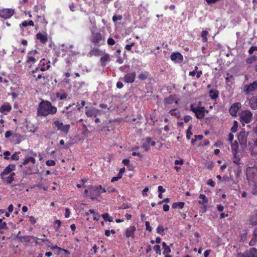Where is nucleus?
I'll return each mask as SVG.
<instances>
[{"label":"nucleus","mask_w":257,"mask_h":257,"mask_svg":"<svg viewBox=\"0 0 257 257\" xmlns=\"http://www.w3.org/2000/svg\"><path fill=\"white\" fill-rule=\"evenodd\" d=\"M30 162L33 164H35L36 163V159L34 157L31 156L27 157L24 160L22 165H26Z\"/></svg>","instance_id":"nucleus-25"},{"label":"nucleus","mask_w":257,"mask_h":257,"mask_svg":"<svg viewBox=\"0 0 257 257\" xmlns=\"http://www.w3.org/2000/svg\"><path fill=\"white\" fill-rule=\"evenodd\" d=\"M16 169V165L14 164H11L8 165L1 173L0 174L1 178L2 179H4V176L8 175L9 174H11V172L15 170Z\"/></svg>","instance_id":"nucleus-13"},{"label":"nucleus","mask_w":257,"mask_h":257,"mask_svg":"<svg viewBox=\"0 0 257 257\" xmlns=\"http://www.w3.org/2000/svg\"><path fill=\"white\" fill-rule=\"evenodd\" d=\"M90 40L95 46H99L104 44L105 37L99 32L92 31Z\"/></svg>","instance_id":"nucleus-2"},{"label":"nucleus","mask_w":257,"mask_h":257,"mask_svg":"<svg viewBox=\"0 0 257 257\" xmlns=\"http://www.w3.org/2000/svg\"><path fill=\"white\" fill-rule=\"evenodd\" d=\"M199 198L200 199L198 201V203L199 204L203 205L208 202V199L204 194H200Z\"/></svg>","instance_id":"nucleus-24"},{"label":"nucleus","mask_w":257,"mask_h":257,"mask_svg":"<svg viewBox=\"0 0 257 257\" xmlns=\"http://www.w3.org/2000/svg\"><path fill=\"white\" fill-rule=\"evenodd\" d=\"M248 134V132H246L244 131L240 132L238 136V140L241 146H246Z\"/></svg>","instance_id":"nucleus-10"},{"label":"nucleus","mask_w":257,"mask_h":257,"mask_svg":"<svg viewBox=\"0 0 257 257\" xmlns=\"http://www.w3.org/2000/svg\"><path fill=\"white\" fill-rule=\"evenodd\" d=\"M171 59L172 61L177 62H181L183 61V57L179 52H174L171 55Z\"/></svg>","instance_id":"nucleus-16"},{"label":"nucleus","mask_w":257,"mask_h":257,"mask_svg":"<svg viewBox=\"0 0 257 257\" xmlns=\"http://www.w3.org/2000/svg\"><path fill=\"white\" fill-rule=\"evenodd\" d=\"M91 192H93L95 195L98 196L102 193L106 192V190L101 185H98L97 186H92L91 188Z\"/></svg>","instance_id":"nucleus-15"},{"label":"nucleus","mask_w":257,"mask_h":257,"mask_svg":"<svg viewBox=\"0 0 257 257\" xmlns=\"http://www.w3.org/2000/svg\"><path fill=\"white\" fill-rule=\"evenodd\" d=\"M52 125L56 127L57 131H59L65 134H67L70 129V125L69 124H64L59 120H54Z\"/></svg>","instance_id":"nucleus-4"},{"label":"nucleus","mask_w":257,"mask_h":257,"mask_svg":"<svg viewBox=\"0 0 257 257\" xmlns=\"http://www.w3.org/2000/svg\"><path fill=\"white\" fill-rule=\"evenodd\" d=\"M158 190L159 193H162L166 191V190L165 189H164L162 186H159L158 187Z\"/></svg>","instance_id":"nucleus-60"},{"label":"nucleus","mask_w":257,"mask_h":257,"mask_svg":"<svg viewBox=\"0 0 257 257\" xmlns=\"http://www.w3.org/2000/svg\"><path fill=\"white\" fill-rule=\"evenodd\" d=\"M210 94L211 97L212 99H216V98L218 97V93H217L216 92H214L212 90L210 91Z\"/></svg>","instance_id":"nucleus-46"},{"label":"nucleus","mask_w":257,"mask_h":257,"mask_svg":"<svg viewBox=\"0 0 257 257\" xmlns=\"http://www.w3.org/2000/svg\"><path fill=\"white\" fill-rule=\"evenodd\" d=\"M190 109L195 114L196 117L199 119L204 118L205 113L208 112L204 107L197 106L196 104H191Z\"/></svg>","instance_id":"nucleus-3"},{"label":"nucleus","mask_w":257,"mask_h":257,"mask_svg":"<svg viewBox=\"0 0 257 257\" xmlns=\"http://www.w3.org/2000/svg\"><path fill=\"white\" fill-rule=\"evenodd\" d=\"M19 154H20V152H15L12 155L11 159L13 160L18 161L19 160Z\"/></svg>","instance_id":"nucleus-38"},{"label":"nucleus","mask_w":257,"mask_h":257,"mask_svg":"<svg viewBox=\"0 0 257 257\" xmlns=\"http://www.w3.org/2000/svg\"><path fill=\"white\" fill-rule=\"evenodd\" d=\"M192 128V126H190L186 131V137L188 139H190L191 136L192 135V133L190 131Z\"/></svg>","instance_id":"nucleus-42"},{"label":"nucleus","mask_w":257,"mask_h":257,"mask_svg":"<svg viewBox=\"0 0 257 257\" xmlns=\"http://www.w3.org/2000/svg\"><path fill=\"white\" fill-rule=\"evenodd\" d=\"M107 43L109 45H113L115 44V42L113 39L109 38L107 40Z\"/></svg>","instance_id":"nucleus-52"},{"label":"nucleus","mask_w":257,"mask_h":257,"mask_svg":"<svg viewBox=\"0 0 257 257\" xmlns=\"http://www.w3.org/2000/svg\"><path fill=\"white\" fill-rule=\"evenodd\" d=\"M12 135H13V134H12V133L11 131H7L6 133H5V138H8Z\"/></svg>","instance_id":"nucleus-62"},{"label":"nucleus","mask_w":257,"mask_h":257,"mask_svg":"<svg viewBox=\"0 0 257 257\" xmlns=\"http://www.w3.org/2000/svg\"><path fill=\"white\" fill-rule=\"evenodd\" d=\"M136 230V228L135 226H131L127 228L125 230V235L126 238H131L132 239L135 237V232Z\"/></svg>","instance_id":"nucleus-14"},{"label":"nucleus","mask_w":257,"mask_h":257,"mask_svg":"<svg viewBox=\"0 0 257 257\" xmlns=\"http://www.w3.org/2000/svg\"><path fill=\"white\" fill-rule=\"evenodd\" d=\"M175 109H172L169 111V113H170L172 115L174 116L177 118H179L180 116V113L179 111L175 112Z\"/></svg>","instance_id":"nucleus-35"},{"label":"nucleus","mask_w":257,"mask_h":257,"mask_svg":"<svg viewBox=\"0 0 257 257\" xmlns=\"http://www.w3.org/2000/svg\"><path fill=\"white\" fill-rule=\"evenodd\" d=\"M257 51V47L256 46H251L249 49L248 50V53L249 54H252L254 51Z\"/></svg>","instance_id":"nucleus-51"},{"label":"nucleus","mask_w":257,"mask_h":257,"mask_svg":"<svg viewBox=\"0 0 257 257\" xmlns=\"http://www.w3.org/2000/svg\"><path fill=\"white\" fill-rule=\"evenodd\" d=\"M122 19V17L121 15H114L112 17V21L114 23H115L117 21H120Z\"/></svg>","instance_id":"nucleus-39"},{"label":"nucleus","mask_w":257,"mask_h":257,"mask_svg":"<svg viewBox=\"0 0 257 257\" xmlns=\"http://www.w3.org/2000/svg\"><path fill=\"white\" fill-rule=\"evenodd\" d=\"M234 139V136L232 134L229 133L228 135V140L229 142H232Z\"/></svg>","instance_id":"nucleus-63"},{"label":"nucleus","mask_w":257,"mask_h":257,"mask_svg":"<svg viewBox=\"0 0 257 257\" xmlns=\"http://www.w3.org/2000/svg\"><path fill=\"white\" fill-rule=\"evenodd\" d=\"M3 218H0V229H4V230H8V227L5 222L3 221Z\"/></svg>","instance_id":"nucleus-32"},{"label":"nucleus","mask_w":257,"mask_h":257,"mask_svg":"<svg viewBox=\"0 0 257 257\" xmlns=\"http://www.w3.org/2000/svg\"><path fill=\"white\" fill-rule=\"evenodd\" d=\"M145 225H146V229L147 230H148L149 231H152V228L150 226V224L149 221L145 222Z\"/></svg>","instance_id":"nucleus-54"},{"label":"nucleus","mask_w":257,"mask_h":257,"mask_svg":"<svg viewBox=\"0 0 257 257\" xmlns=\"http://www.w3.org/2000/svg\"><path fill=\"white\" fill-rule=\"evenodd\" d=\"M256 60V58L255 56H251L250 58H248L246 59V63L248 64H251L254 61Z\"/></svg>","instance_id":"nucleus-41"},{"label":"nucleus","mask_w":257,"mask_h":257,"mask_svg":"<svg viewBox=\"0 0 257 257\" xmlns=\"http://www.w3.org/2000/svg\"><path fill=\"white\" fill-rule=\"evenodd\" d=\"M246 177L249 181H255L257 179V168H247L246 170Z\"/></svg>","instance_id":"nucleus-6"},{"label":"nucleus","mask_w":257,"mask_h":257,"mask_svg":"<svg viewBox=\"0 0 257 257\" xmlns=\"http://www.w3.org/2000/svg\"><path fill=\"white\" fill-rule=\"evenodd\" d=\"M257 89V82L254 81L249 85L244 86L243 90L246 94H248Z\"/></svg>","instance_id":"nucleus-12"},{"label":"nucleus","mask_w":257,"mask_h":257,"mask_svg":"<svg viewBox=\"0 0 257 257\" xmlns=\"http://www.w3.org/2000/svg\"><path fill=\"white\" fill-rule=\"evenodd\" d=\"M100 216L99 214L94 213V214H93V219L94 220H99Z\"/></svg>","instance_id":"nucleus-61"},{"label":"nucleus","mask_w":257,"mask_h":257,"mask_svg":"<svg viewBox=\"0 0 257 257\" xmlns=\"http://www.w3.org/2000/svg\"><path fill=\"white\" fill-rule=\"evenodd\" d=\"M185 203L182 202H175L172 204V208L174 209H182L184 207Z\"/></svg>","instance_id":"nucleus-27"},{"label":"nucleus","mask_w":257,"mask_h":257,"mask_svg":"<svg viewBox=\"0 0 257 257\" xmlns=\"http://www.w3.org/2000/svg\"><path fill=\"white\" fill-rule=\"evenodd\" d=\"M148 73H141L139 74L138 77L139 79L141 80H145L147 78Z\"/></svg>","instance_id":"nucleus-36"},{"label":"nucleus","mask_w":257,"mask_h":257,"mask_svg":"<svg viewBox=\"0 0 257 257\" xmlns=\"http://www.w3.org/2000/svg\"><path fill=\"white\" fill-rule=\"evenodd\" d=\"M239 120L242 124L249 123L252 120V113L249 110L242 111L239 114Z\"/></svg>","instance_id":"nucleus-5"},{"label":"nucleus","mask_w":257,"mask_h":257,"mask_svg":"<svg viewBox=\"0 0 257 257\" xmlns=\"http://www.w3.org/2000/svg\"><path fill=\"white\" fill-rule=\"evenodd\" d=\"M102 217L105 221H108L109 222H112L113 221L112 217L109 216L108 213H105L103 214L102 215Z\"/></svg>","instance_id":"nucleus-30"},{"label":"nucleus","mask_w":257,"mask_h":257,"mask_svg":"<svg viewBox=\"0 0 257 257\" xmlns=\"http://www.w3.org/2000/svg\"><path fill=\"white\" fill-rule=\"evenodd\" d=\"M20 233V232H19L17 235V238L24 244L27 245V243L31 242V236H20L19 235Z\"/></svg>","instance_id":"nucleus-20"},{"label":"nucleus","mask_w":257,"mask_h":257,"mask_svg":"<svg viewBox=\"0 0 257 257\" xmlns=\"http://www.w3.org/2000/svg\"><path fill=\"white\" fill-rule=\"evenodd\" d=\"M110 57L109 55L108 54H106L103 56H102L100 58V62L101 63V65L102 66H105L106 65V62L109 61Z\"/></svg>","instance_id":"nucleus-26"},{"label":"nucleus","mask_w":257,"mask_h":257,"mask_svg":"<svg viewBox=\"0 0 257 257\" xmlns=\"http://www.w3.org/2000/svg\"><path fill=\"white\" fill-rule=\"evenodd\" d=\"M142 147L145 150V151H148V150L150 149V146L146 144V143H144L142 146Z\"/></svg>","instance_id":"nucleus-59"},{"label":"nucleus","mask_w":257,"mask_h":257,"mask_svg":"<svg viewBox=\"0 0 257 257\" xmlns=\"http://www.w3.org/2000/svg\"><path fill=\"white\" fill-rule=\"evenodd\" d=\"M57 111V107L53 106L50 101L43 100L39 104L37 113L38 116H47L49 114H55Z\"/></svg>","instance_id":"nucleus-1"},{"label":"nucleus","mask_w":257,"mask_h":257,"mask_svg":"<svg viewBox=\"0 0 257 257\" xmlns=\"http://www.w3.org/2000/svg\"><path fill=\"white\" fill-rule=\"evenodd\" d=\"M203 138L202 135H196L195 136V139H193L191 140V143L194 145L195 142L198 140H201Z\"/></svg>","instance_id":"nucleus-40"},{"label":"nucleus","mask_w":257,"mask_h":257,"mask_svg":"<svg viewBox=\"0 0 257 257\" xmlns=\"http://www.w3.org/2000/svg\"><path fill=\"white\" fill-rule=\"evenodd\" d=\"M15 10L12 9H3L0 10L1 17L8 19H10L14 14Z\"/></svg>","instance_id":"nucleus-8"},{"label":"nucleus","mask_w":257,"mask_h":257,"mask_svg":"<svg viewBox=\"0 0 257 257\" xmlns=\"http://www.w3.org/2000/svg\"><path fill=\"white\" fill-rule=\"evenodd\" d=\"M12 109V107L10 104H4L1 106L0 112L3 113L7 114Z\"/></svg>","instance_id":"nucleus-22"},{"label":"nucleus","mask_w":257,"mask_h":257,"mask_svg":"<svg viewBox=\"0 0 257 257\" xmlns=\"http://www.w3.org/2000/svg\"><path fill=\"white\" fill-rule=\"evenodd\" d=\"M208 34V32L207 31H203L201 33V37L202 38V41L203 42H207L208 41L207 39V35Z\"/></svg>","instance_id":"nucleus-31"},{"label":"nucleus","mask_w":257,"mask_h":257,"mask_svg":"<svg viewBox=\"0 0 257 257\" xmlns=\"http://www.w3.org/2000/svg\"><path fill=\"white\" fill-rule=\"evenodd\" d=\"M231 149L235 151L238 148V144L236 141H234V143H232L231 144Z\"/></svg>","instance_id":"nucleus-48"},{"label":"nucleus","mask_w":257,"mask_h":257,"mask_svg":"<svg viewBox=\"0 0 257 257\" xmlns=\"http://www.w3.org/2000/svg\"><path fill=\"white\" fill-rule=\"evenodd\" d=\"M122 177V175H120V174H117V176L116 177H113L111 180V182H114L115 181H118L119 179H120V178H121Z\"/></svg>","instance_id":"nucleus-49"},{"label":"nucleus","mask_w":257,"mask_h":257,"mask_svg":"<svg viewBox=\"0 0 257 257\" xmlns=\"http://www.w3.org/2000/svg\"><path fill=\"white\" fill-rule=\"evenodd\" d=\"M241 105L239 102H235L232 104L229 109V113L232 116H236L238 110L241 108Z\"/></svg>","instance_id":"nucleus-11"},{"label":"nucleus","mask_w":257,"mask_h":257,"mask_svg":"<svg viewBox=\"0 0 257 257\" xmlns=\"http://www.w3.org/2000/svg\"><path fill=\"white\" fill-rule=\"evenodd\" d=\"M54 223L55 225H56L55 228L56 229H58L61 226V222L59 220H55Z\"/></svg>","instance_id":"nucleus-56"},{"label":"nucleus","mask_w":257,"mask_h":257,"mask_svg":"<svg viewBox=\"0 0 257 257\" xmlns=\"http://www.w3.org/2000/svg\"><path fill=\"white\" fill-rule=\"evenodd\" d=\"M237 125H238V123H237V121L234 120L233 121V125L231 128V131L232 133H235L236 132V131L237 130Z\"/></svg>","instance_id":"nucleus-37"},{"label":"nucleus","mask_w":257,"mask_h":257,"mask_svg":"<svg viewBox=\"0 0 257 257\" xmlns=\"http://www.w3.org/2000/svg\"><path fill=\"white\" fill-rule=\"evenodd\" d=\"M162 246L164 249L163 252L164 254L171 252V249L170 247L168 245H167L166 242H163L162 243Z\"/></svg>","instance_id":"nucleus-28"},{"label":"nucleus","mask_w":257,"mask_h":257,"mask_svg":"<svg viewBox=\"0 0 257 257\" xmlns=\"http://www.w3.org/2000/svg\"><path fill=\"white\" fill-rule=\"evenodd\" d=\"M46 164L48 166H54L55 165L56 163H55V161L54 160H47L46 161Z\"/></svg>","instance_id":"nucleus-44"},{"label":"nucleus","mask_w":257,"mask_h":257,"mask_svg":"<svg viewBox=\"0 0 257 257\" xmlns=\"http://www.w3.org/2000/svg\"><path fill=\"white\" fill-rule=\"evenodd\" d=\"M85 108L86 109L85 112V114L88 117L93 116L96 117L98 115L101 114V110L95 107H89L88 106H86L85 107Z\"/></svg>","instance_id":"nucleus-7"},{"label":"nucleus","mask_w":257,"mask_h":257,"mask_svg":"<svg viewBox=\"0 0 257 257\" xmlns=\"http://www.w3.org/2000/svg\"><path fill=\"white\" fill-rule=\"evenodd\" d=\"M164 101L166 104H171L173 103H175V104H178V99H177L175 96L171 95L167 98H166L165 99Z\"/></svg>","instance_id":"nucleus-19"},{"label":"nucleus","mask_w":257,"mask_h":257,"mask_svg":"<svg viewBox=\"0 0 257 257\" xmlns=\"http://www.w3.org/2000/svg\"><path fill=\"white\" fill-rule=\"evenodd\" d=\"M11 152L9 151H5L4 153V155L5 156L4 157V159L5 160H9L10 159V158L9 157V156L11 155Z\"/></svg>","instance_id":"nucleus-47"},{"label":"nucleus","mask_w":257,"mask_h":257,"mask_svg":"<svg viewBox=\"0 0 257 257\" xmlns=\"http://www.w3.org/2000/svg\"><path fill=\"white\" fill-rule=\"evenodd\" d=\"M16 174L14 172H12L10 174L9 176L6 178V182L8 184H11L14 180V177Z\"/></svg>","instance_id":"nucleus-29"},{"label":"nucleus","mask_w":257,"mask_h":257,"mask_svg":"<svg viewBox=\"0 0 257 257\" xmlns=\"http://www.w3.org/2000/svg\"><path fill=\"white\" fill-rule=\"evenodd\" d=\"M154 250L156 253H158L159 254H161V247L159 245H155L154 246Z\"/></svg>","instance_id":"nucleus-45"},{"label":"nucleus","mask_w":257,"mask_h":257,"mask_svg":"<svg viewBox=\"0 0 257 257\" xmlns=\"http://www.w3.org/2000/svg\"><path fill=\"white\" fill-rule=\"evenodd\" d=\"M31 62H32L33 63H35V62H36L35 58L33 56H28L27 62L29 63Z\"/></svg>","instance_id":"nucleus-50"},{"label":"nucleus","mask_w":257,"mask_h":257,"mask_svg":"<svg viewBox=\"0 0 257 257\" xmlns=\"http://www.w3.org/2000/svg\"><path fill=\"white\" fill-rule=\"evenodd\" d=\"M249 224L251 225H257V210L251 213L249 217Z\"/></svg>","instance_id":"nucleus-18"},{"label":"nucleus","mask_w":257,"mask_h":257,"mask_svg":"<svg viewBox=\"0 0 257 257\" xmlns=\"http://www.w3.org/2000/svg\"><path fill=\"white\" fill-rule=\"evenodd\" d=\"M242 257H257V249L252 248L242 254Z\"/></svg>","instance_id":"nucleus-17"},{"label":"nucleus","mask_w":257,"mask_h":257,"mask_svg":"<svg viewBox=\"0 0 257 257\" xmlns=\"http://www.w3.org/2000/svg\"><path fill=\"white\" fill-rule=\"evenodd\" d=\"M70 214V209L68 208H65V217L67 218L69 217Z\"/></svg>","instance_id":"nucleus-57"},{"label":"nucleus","mask_w":257,"mask_h":257,"mask_svg":"<svg viewBox=\"0 0 257 257\" xmlns=\"http://www.w3.org/2000/svg\"><path fill=\"white\" fill-rule=\"evenodd\" d=\"M192 118V117L190 115H186L184 117V120L185 122H189Z\"/></svg>","instance_id":"nucleus-58"},{"label":"nucleus","mask_w":257,"mask_h":257,"mask_svg":"<svg viewBox=\"0 0 257 257\" xmlns=\"http://www.w3.org/2000/svg\"><path fill=\"white\" fill-rule=\"evenodd\" d=\"M165 229L162 225H159L157 228V232L158 234L163 235L165 234Z\"/></svg>","instance_id":"nucleus-33"},{"label":"nucleus","mask_w":257,"mask_h":257,"mask_svg":"<svg viewBox=\"0 0 257 257\" xmlns=\"http://www.w3.org/2000/svg\"><path fill=\"white\" fill-rule=\"evenodd\" d=\"M206 184H207V185H209L213 187H214L215 185V182L212 179H209L207 181Z\"/></svg>","instance_id":"nucleus-53"},{"label":"nucleus","mask_w":257,"mask_h":257,"mask_svg":"<svg viewBox=\"0 0 257 257\" xmlns=\"http://www.w3.org/2000/svg\"><path fill=\"white\" fill-rule=\"evenodd\" d=\"M249 104L252 109H257V96L251 97L249 101Z\"/></svg>","instance_id":"nucleus-21"},{"label":"nucleus","mask_w":257,"mask_h":257,"mask_svg":"<svg viewBox=\"0 0 257 257\" xmlns=\"http://www.w3.org/2000/svg\"><path fill=\"white\" fill-rule=\"evenodd\" d=\"M56 95L57 98H59L61 100L65 99L67 97V94L66 93L61 94L59 92H57Z\"/></svg>","instance_id":"nucleus-34"},{"label":"nucleus","mask_w":257,"mask_h":257,"mask_svg":"<svg viewBox=\"0 0 257 257\" xmlns=\"http://www.w3.org/2000/svg\"><path fill=\"white\" fill-rule=\"evenodd\" d=\"M136 77V73L135 71L130 72L126 73L123 77V81L127 83H133Z\"/></svg>","instance_id":"nucleus-9"},{"label":"nucleus","mask_w":257,"mask_h":257,"mask_svg":"<svg viewBox=\"0 0 257 257\" xmlns=\"http://www.w3.org/2000/svg\"><path fill=\"white\" fill-rule=\"evenodd\" d=\"M39 242L41 244H38L40 245H43L44 243L48 242L51 243L50 240L48 239L39 238Z\"/></svg>","instance_id":"nucleus-43"},{"label":"nucleus","mask_w":257,"mask_h":257,"mask_svg":"<svg viewBox=\"0 0 257 257\" xmlns=\"http://www.w3.org/2000/svg\"><path fill=\"white\" fill-rule=\"evenodd\" d=\"M36 36L37 38L42 43H45L48 40L47 36L41 33H38Z\"/></svg>","instance_id":"nucleus-23"},{"label":"nucleus","mask_w":257,"mask_h":257,"mask_svg":"<svg viewBox=\"0 0 257 257\" xmlns=\"http://www.w3.org/2000/svg\"><path fill=\"white\" fill-rule=\"evenodd\" d=\"M252 193L254 195H257V184H255L254 186V188L252 190Z\"/></svg>","instance_id":"nucleus-64"},{"label":"nucleus","mask_w":257,"mask_h":257,"mask_svg":"<svg viewBox=\"0 0 257 257\" xmlns=\"http://www.w3.org/2000/svg\"><path fill=\"white\" fill-rule=\"evenodd\" d=\"M31 240L33 239V241L37 244H41L39 242V238L34 236H31Z\"/></svg>","instance_id":"nucleus-55"}]
</instances>
